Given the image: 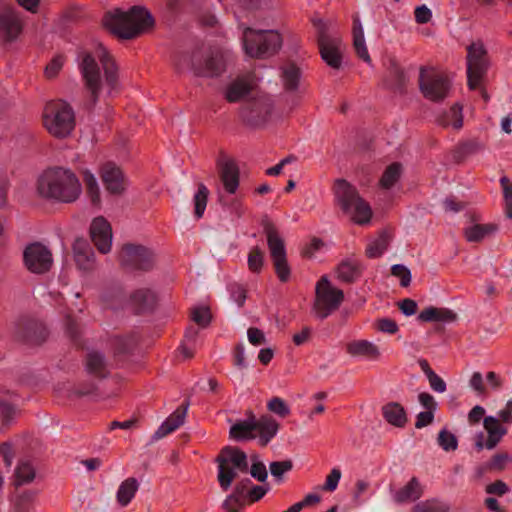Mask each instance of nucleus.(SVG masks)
Masks as SVG:
<instances>
[{"label":"nucleus","mask_w":512,"mask_h":512,"mask_svg":"<svg viewBox=\"0 0 512 512\" xmlns=\"http://www.w3.org/2000/svg\"><path fill=\"white\" fill-rule=\"evenodd\" d=\"M78 59L84 87L90 93L91 106L94 107L102 89H106L109 95L117 90L118 67L102 44H98L93 51L81 52Z\"/></svg>","instance_id":"1"},{"label":"nucleus","mask_w":512,"mask_h":512,"mask_svg":"<svg viewBox=\"0 0 512 512\" xmlns=\"http://www.w3.org/2000/svg\"><path fill=\"white\" fill-rule=\"evenodd\" d=\"M36 188L40 197L60 203H73L82 193V185L76 174L60 166L43 171Z\"/></svg>","instance_id":"2"},{"label":"nucleus","mask_w":512,"mask_h":512,"mask_svg":"<svg viewBox=\"0 0 512 512\" xmlns=\"http://www.w3.org/2000/svg\"><path fill=\"white\" fill-rule=\"evenodd\" d=\"M103 26L121 39H133L154 26V18L143 6H133L127 11L119 8L105 13Z\"/></svg>","instance_id":"3"},{"label":"nucleus","mask_w":512,"mask_h":512,"mask_svg":"<svg viewBox=\"0 0 512 512\" xmlns=\"http://www.w3.org/2000/svg\"><path fill=\"white\" fill-rule=\"evenodd\" d=\"M335 201L352 222L365 225L372 218L370 204L360 196L355 186L345 179H337L333 187Z\"/></svg>","instance_id":"4"},{"label":"nucleus","mask_w":512,"mask_h":512,"mask_svg":"<svg viewBox=\"0 0 512 512\" xmlns=\"http://www.w3.org/2000/svg\"><path fill=\"white\" fill-rule=\"evenodd\" d=\"M43 124L53 137L64 139L70 136L75 129L74 110L65 101H51L44 107Z\"/></svg>","instance_id":"5"},{"label":"nucleus","mask_w":512,"mask_h":512,"mask_svg":"<svg viewBox=\"0 0 512 512\" xmlns=\"http://www.w3.org/2000/svg\"><path fill=\"white\" fill-rule=\"evenodd\" d=\"M282 37L276 30H255L245 27L243 47L245 53L253 58H268L282 47Z\"/></svg>","instance_id":"6"},{"label":"nucleus","mask_w":512,"mask_h":512,"mask_svg":"<svg viewBox=\"0 0 512 512\" xmlns=\"http://www.w3.org/2000/svg\"><path fill=\"white\" fill-rule=\"evenodd\" d=\"M261 225L267 238V245L277 277L281 282H287L290 278L291 270L287 262L284 240L276 226L267 216L262 219Z\"/></svg>","instance_id":"7"},{"label":"nucleus","mask_w":512,"mask_h":512,"mask_svg":"<svg viewBox=\"0 0 512 512\" xmlns=\"http://www.w3.org/2000/svg\"><path fill=\"white\" fill-rule=\"evenodd\" d=\"M343 300V291L333 287L327 276H322L316 284L312 311L317 318L323 320L336 311Z\"/></svg>","instance_id":"8"},{"label":"nucleus","mask_w":512,"mask_h":512,"mask_svg":"<svg viewBox=\"0 0 512 512\" xmlns=\"http://www.w3.org/2000/svg\"><path fill=\"white\" fill-rule=\"evenodd\" d=\"M419 89L426 99L440 102L448 96L451 82L446 75L436 69L422 66L419 73Z\"/></svg>","instance_id":"9"},{"label":"nucleus","mask_w":512,"mask_h":512,"mask_svg":"<svg viewBox=\"0 0 512 512\" xmlns=\"http://www.w3.org/2000/svg\"><path fill=\"white\" fill-rule=\"evenodd\" d=\"M487 51L481 42L472 43L467 48V78L468 87L477 89L487 72Z\"/></svg>","instance_id":"10"},{"label":"nucleus","mask_w":512,"mask_h":512,"mask_svg":"<svg viewBox=\"0 0 512 512\" xmlns=\"http://www.w3.org/2000/svg\"><path fill=\"white\" fill-rule=\"evenodd\" d=\"M53 263L51 250L40 242L28 244L23 251L24 267L32 274L43 275L48 273Z\"/></svg>","instance_id":"11"},{"label":"nucleus","mask_w":512,"mask_h":512,"mask_svg":"<svg viewBox=\"0 0 512 512\" xmlns=\"http://www.w3.org/2000/svg\"><path fill=\"white\" fill-rule=\"evenodd\" d=\"M119 261L128 271H149L154 264V255L144 246L125 244L119 254Z\"/></svg>","instance_id":"12"},{"label":"nucleus","mask_w":512,"mask_h":512,"mask_svg":"<svg viewBox=\"0 0 512 512\" xmlns=\"http://www.w3.org/2000/svg\"><path fill=\"white\" fill-rule=\"evenodd\" d=\"M23 30V20L12 6L0 5V43L8 46L14 43Z\"/></svg>","instance_id":"13"},{"label":"nucleus","mask_w":512,"mask_h":512,"mask_svg":"<svg viewBox=\"0 0 512 512\" xmlns=\"http://www.w3.org/2000/svg\"><path fill=\"white\" fill-rule=\"evenodd\" d=\"M272 107L270 99L261 97L243 105L240 109V116L248 125L258 127L268 121Z\"/></svg>","instance_id":"14"},{"label":"nucleus","mask_w":512,"mask_h":512,"mask_svg":"<svg viewBox=\"0 0 512 512\" xmlns=\"http://www.w3.org/2000/svg\"><path fill=\"white\" fill-rule=\"evenodd\" d=\"M318 46L324 62L333 69H340L342 64V41L339 37H331L321 28Z\"/></svg>","instance_id":"15"},{"label":"nucleus","mask_w":512,"mask_h":512,"mask_svg":"<svg viewBox=\"0 0 512 512\" xmlns=\"http://www.w3.org/2000/svg\"><path fill=\"white\" fill-rule=\"evenodd\" d=\"M90 236L99 252L106 254L111 250L112 228L105 218L97 217L92 221Z\"/></svg>","instance_id":"16"},{"label":"nucleus","mask_w":512,"mask_h":512,"mask_svg":"<svg viewBox=\"0 0 512 512\" xmlns=\"http://www.w3.org/2000/svg\"><path fill=\"white\" fill-rule=\"evenodd\" d=\"M101 179L110 194L120 195L124 192L126 187L124 175L114 163L108 162L102 166Z\"/></svg>","instance_id":"17"},{"label":"nucleus","mask_w":512,"mask_h":512,"mask_svg":"<svg viewBox=\"0 0 512 512\" xmlns=\"http://www.w3.org/2000/svg\"><path fill=\"white\" fill-rule=\"evenodd\" d=\"M215 461L217 464H224L227 465V467L236 469L240 473H247L249 469L247 455L238 447H224Z\"/></svg>","instance_id":"18"},{"label":"nucleus","mask_w":512,"mask_h":512,"mask_svg":"<svg viewBox=\"0 0 512 512\" xmlns=\"http://www.w3.org/2000/svg\"><path fill=\"white\" fill-rule=\"evenodd\" d=\"M362 272L363 265L354 256L343 259L335 269L337 279L347 284L354 283L361 277Z\"/></svg>","instance_id":"19"},{"label":"nucleus","mask_w":512,"mask_h":512,"mask_svg":"<svg viewBox=\"0 0 512 512\" xmlns=\"http://www.w3.org/2000/svg\"><path fill=\"white\" fill-rule=\"evenodd\" d=\"M247 419L239 420L230 427L229 435L235 441H247L256 438V417L247 411Z\"/></svg>","instance_id":"20"},{"label":"nucleus","mask_w":512,"mask_h":512,"mask_svg":"<svg viewBox=\"0 0 512 512\" xmlns=\"http://www.w3.org/2000/svg\"><path fill=\"white\" fill-rule=\"evenodd\" d=\"M219 175L225 191L229 194L236 193L240 179L238 165L233 160H224L219 164Z\"/></svg>","instance_id":"21"},{"label":"nucleus","mask_w":512,"mask_h":512,"mask_svg":"<svg viewBox=\"0 0 512 512\" xmlns=\"http://www.w3.org/2000/svg\"><path fill=\"white\" fill-rule=\"evenodd\" d=\"M253 86L252 77H238L227 86L225 99L230 103L239 102L252 91Z\"/></svg>","instance_id":"22"},{"label":"nucleus","mask_w":512,"mask_h":512,"mask_svg":"<svg viewBox=\"0 0 512 512\" xmlns=\"http://www.w3.org/2000/svg\"><path fill=\"white\" fill-rule=\"evenodd\" d=\"M483 426L488 437L486 440V449L493 450L500 443L508 430L501 425V421L494 416H487L483 420Z\"/></svg>","instance_id":"23"},{"label":"nucleus","mask_w":512,"mask_h":512,"mask_svg":"<svg viewBox=\"0 0 512 512\" xmlns=\"http://www.w3.org/2000/svg\"><path fill=\"white\" fill-rule=\"evenodd\" d=\"M188 405L177 408L155 431L152 440L157 441L175 431L183 423Z\"/></svg>","instance_id":"24"},{"label":"nucleus","mask_w":512,"mask_h":512,"mask_svg":"<svg viewBox=\"0 0 512 512\" xmlns=\"http://www.w3.org/2000/svg\"><path fill=\"white\" fill-rule=\"evenodd\" d=\"M346 351L354 357H364L368 360H378L380 350L377 345L368 340H354L347 344Z\"/></svg>","instance_id":"25"},{"label":"nucleus","mask_w":512,"mask_h":512,"mask_svg":"<svg viewBox=\"0 0 512 512\" xmlns=\"http://www.w3.org/2000/svg\"><path fill=\"white\" fill-rule=\"evenodd\" d=\"M279 430V423L269 415H263L256 419V431L258 432V442L260 446L265 447L276 436Z\"/></svg>","instance_id":"26"},{"label":"nucleus","mask_w":512,"mask_h":512,"mask_svg":"<svg viewBox=\"0 0 512 512\" xmlns=\"http://www.w3.org/2000/svg\"><path fill=\"white\" fill-rule=\"evenodd\" d=\"M418 319L422 322L452 323L457 320V314L448 308L430 306L419 313Z\"/></svg>","instance_id":"27"},{"label":"nucleus","mask_w":512,"mask_h":512,"mask_svg":"<svg viewBox=\"0 0 512 512\" xmlns=\"http://www.w3.org/2000/svg\"><path fill=\"white\" fill-rule=\"evenodd\" d=\"M75 262L79 269L90 271L94 268V253L83 240H77L73 246Z\"/></svg>","instance_id":"28"},{"label":"nucleus","mask_w":512,"mask_h":512,"mask_svg":"<svg viewBox=\"0 0 512 512\" xmlns=\"http://www.w3.org/2000/svg\"><path fill=\"white\" fill-rule=\"evenodd\" d=\"M423 492L419 480L412 477L405 486L394 493L393 498L397 503L414 502L422 497Z\"/></svg>","instance_id":"29"},{"label":"nucleus","mask_w":512,"mask_h":512,"mask_svg":"<svg viewBox=\"0 0 512 512\" xmlns=\"http://www.w3.org/2000/svg\"><path fill=\"white\" fill-rule=\"evenodd\" d=\"M353 45L358 57L367 64H371L372 60L366 46L363 27L358 15L353 17Z\"/></svg>","instance_id":"30"},{"label":"nucleus","mask_w":512,"mask_h":512,"mask_svg":"<svg viewBox=\"0 0 512 512\" xmlns=\"http://www.w3.org/2000/svg\"><path fill=\"white\" fill-rule=\"evenodd\" d=\"M225 61L221 54L211 55L205 60V64L195 69L197 76L215 77L225 71Z\"/></svg>","instance_id":"31"},{"label":"nucleus","mask_w":512,"mask_h":512,"mask_svg":"<svg viewBox=\"0 0 512 512\" xmlns=\"http://www.w3.org/2000/svg\"><path fill=\"white\" fill-rule=\"evenodd\" d=\"M384 419L396 427H404L407 423V414L404 407L397 402H390L382 407Z\"/></svg>","instance_id":"32"},{"label":"nucleus","mask_w":512,"mask_h":512,"mask_svg":"<svg viewBox=\"0 0 512 512\" xmlns=\"http://www.w3.org/2000/svg\"><path fill=\"white\" fill-rule=\"evenodd\" d=\"M16 395L8 390H0V410L2 421L9 424L17 415V409L14 404Z\"/></svg>","instance_id":"33"},{"label":"nucleus","mask_w":512,"mask_h":512,"mask_svg":"<svg viewBox=\"0 0 512 512\" xmlns=\"http://www.w3.org/2000/svg\"><path fill=\"white\" fill-rule=\"evenodd\" d=\"M86 370L97 377H105L107 374L105 356L99 351H90L86 357Z\"/></svg>","instance_id":"34"},{"label":"nucleus","mask_w":512,"mask_h":512,"mask_svg":"<svg viewBox=\"0 0 512 512\" xmlns=\"http://www.w3.org/2000/svg\"><path fill=\"white\" fill-rule=\"evenodd\" d=\"M497 231V225L488 224H474L465 228L464 236L469 242H480L487 236L494 234Z\"/></svg>","instance_id":"35"},{"label":"nucleus","mask_w":512,"mask_h":512,"mask_svg":"<svg viewBox=\"0 0 512 512\" xmlns=\"http://www.w3.org/2000/svg\"><path fill=\"white\" fill-rule=\"evenodd\" d=\"M138 488L139 482L137 481L136 478L130 477L125 479L118 488L116 494L117 502L122 507H126L134 498Z\"/></svg>","instance_id":"36"},{"label":"nucleus","mask_w":512,"mask_h":512,"mask_svg":"<svg viewBox=\"0 0 512 512\" xmlns=\"http://www.w3.org/2000/svg\"><path fill=\"white\" fill-rule=\"evenodd\" d=\"M14 484L16 487L31 483L36 476V470L30 460H20L15 469Z\"/></svg>","instance_id":"37"},{"label":"nucleus","mask_w":512,"mask_h":512,"mask_svg":"<svg viewBox=\"0 0 512 512\" xmlns=\"http://www.w3.org/2000/svg\"><path fill=\"white\" fill-rule=\"evenodd\" d=\"M300 78L301 70L296 65L289 64L281 68V80L286 91H296L299 86Z\"/></svg>","instance_id":"38"},{"label":"nucleus","mask_w":512,"mask_h":512,"mask_svg":"<svg viewBox=\"0 0 512 512\" xmlns=\"http://www.w3.org/2000/svg\"><path fill=\"white\" fill-rule=\"evenodd\" d=\"M132 305L138 312L151 308L156 300L155 294L150 289H139L130 297Z\"/></svg>","instance_id":"39"},{"label":"nucleus","mask_w":512,"mask_h":512,"mask_svg":"<svg viewBox=\"0 0 512 512\" xmlns=\"http://www.w3.org/2000/svg\"><path fill=\"white\" fill-rule=\"evenodd\" d=\"M408 82V77L397 63H391L389 67V86L399 92H403L406 84Z\"/></svg>","instance_id":"40"},{"label":"nucleus","mask_w":512,"mask_h":512,"mask_svg":"<svg viewBox=\"0 0 512 512\" xmlns=\"http://www.w3.org/2000/svg\"><path fill=\"white\" fill-rule=\"evenodd\" d=\"M438 123L443 127L452 126L459 130L463 126L462 107L454 104L444 116L438 119Z\"/></svg>","instance_id":"41"},{"label":"nucleus","mask_w":512,"mask_h":512,"mask_svg":"<svg viewBox=\"0 0 512 512\" xmlns=\"http://www.w3.org/2000/svg\"><path fill=\"white\" fill-rule=\"evenodd\" d=\"M402 174V165L398 162L390 164L383 172L379 184L384 189L392 188L400 179Z\"/></svg>","instance_id":"42"},{"label":"nucleus","mask_w":512,"mask_h":512,"mask_svg":"<svg viewBox=\"0 0 512 512\" xmlns=\"http://www.w3.org/2000/svg\"><path fill=\"white\" fill-rule=\"evenodd\" d=\"M450 506L437 498L427 499L414 505L411 512H448Z\"/></svg>","instance_id":"43"},{"label":"nucleus","mask_w":512,"mask_h":512,"mask_svg":"<svg viewBox=\"0 0 512 512\" xmlns=\"http://www.w3.org/2000/svg\"><path fill=\"white\" fill-rule=\"evenodd\" d=\"M484 149L485 145L483 142L478 139H470L460 143L457 147L456 153L459 159H465L482 152Z\"/></svg>","instance_id":"44"},{"label":"nucleus","mask_w":512,"mask_h":512,"mask_svg":"<svg viewBox=\"0 0 512 512\" xmlns=\"http://www.w3.org/2000/svg\"><path fill=\"white\" fill-rule=\"evenodd\" d=\"M208 196H209L208 188L203 183H199L198 190L195 193L194 199H193L194 207H195L194 214L197 219H200L205 212V209L207 206V201H208Z\"/></svg>","instance_id":"45"},{"label":"nucleus","mask_w":512,"mask_h":512,"mask_svg":"<svg viewBox=\"0 0 512 512\" xmlns=\"http://www.w3.org/2000/svg\"><path fill=\"white\" fill-rule=\"evenodd\" d=\"M238 473L240 472L236 469L227 467L224 464H218L217 480L223 491H227L231 487Z\"/></svg>","instance_id":"46"},{"label":"nucleus","mask_w":512,"mask_h":512,"mask_svg":"<svg viewBox=\"0 0 512 512\" xmlns=\"http://www.w3.org/2000/svg\"><path fill=\"white\" fill-rule=\"evenodd\" d=\"M35 493L24 491L17 495L13 501V512H29L32 509Z\"/></svg>","instance_id":"47"},{"label":"nucleus","mask_w":512,"mask_h":512,"mask_svg":"<svg viewBox=\"0 0 512 512\" xmlns=\"http://www.w3.org/2000/svg\"><path fill=\"white\" fill-rule=\"evenodd\" d=\"M198 58V52H194L191 55L186 53L180 54L175 59V66L178 71L193 70L195 72V69L199 67V65H196Z\"/></svg>","instance_id":"48"},{"label":"nucleus","mask_w":512,"mask_h":512,"mask_svg":"<svg viewBox=\"0 0 512 512\" xmlns=\"http://www.w3.org/2000/svg\"><path fill=\"white\" fill-rule=\"evenodd\" d=\"M191 319L202 328L208 327L212 319L210 309L206 306L193 308L191 310Z\"/></svg>","instance_id":"49"},{"label":"nucleus","mask_w":512,"mask_h":512,"mask_svg":"<svg viewBox=\"0 0 512 512\" xmlns=\"http://www.w3.org/2000/svg\"><path fill=\"white\" fill-rule=\"evenodd\" d=\"M271 475L278 481L283 480V475L293 468V462L291 460L275 461L269 465Z\"/></svg>","instance_id":"50"},{"label":"nucleus","mask_w":512,"mask_h":512,"mask_svg":"<svg viewBox=\"0 0 512 512\" xmlns=\"http://www.w3.org/2000/svg\"><path fill=\"white\" fill-rule=\"evenodd\" d=\"M438 444L445 451H455L458 447L456 436L446 429H442L438 434Z\"/></svg>","instance_id":"51"},{"label":"nucleus","mask_w":512,"mask_h":512,"mask_svg":"<svg viewBox=\"0 0 512 512\" xmlns=\"http://www.w3.org/2000/svg\"><path fill=\"white\" fill-rule=\"evenodd\" d=\"M263 262V252L258 247L252 248L248 255V267L250 271L259 273L263 267Z\"/></svg>","instance_id":"52"},{"label":"nucleus","mask_w":512,"mask_h":512,"mask_svg":"<svg viewBox=\"0 0 512 512\" xmlns=\"http://www.w3.org/2000/svg\"><path fill=\"white\" fill-rule=\"evenodd\" d=\"M267 408L272 413L277 414L280 417H286L290 414V408L285 401L279 397H273L267 403Z\"/></svg>","instance_id":"53"},{"label":"nucleus","mask_w":512,"mask_h":512,"mask_svg":"<svg viewBox=\"0 0 512 512\" xmlns=\"http://www.w3.org/2000/svg\"><path fill=\"white\" fill-rule=\"evenodd\" d=\"M511 460L510 456L506 452L496 453L492 456L491 460L487 463L486 468L488 470L503 471L506 468L507 463Z\"/></svg>","instance_id":"54"},{"label":"nucleus","mask_w":512,"mask_h":512,"mask_svg":"<svg viewBox=\"0 0 512 512\" xmlns=\"http://www.w3.org/2000/svg\"><path fill=\"white\" fill-rule=\"evenodd\" d=\"M387 246V240L384 237H381L367 246L366 255L369 258L380 257L387 249Z\"/></svg>","instance_id":"55"},{"label":"nucleus","mask_w":512,"mask_h":512,"mask_svg":"<svg viewBox=\"0 0 512 512\" xmlns=\"http://www.w3.org/2000/svg\"><path fill=\"white\" fill-rule=\"evenodd\" d=\"M342 473L339 468H333L327 475L326 480L322 486L323 491L333 492L337 489Z\"/></svg>","instance_id":"56"},{"label":"nucleus","mask_w":512,"mask_h":512,"mask_svg":"<svg viewBox=\"0 0 512 512\" xmlns=\"http://www.w3.org/2000/svg\"><path fill=\"white\" fill-rule=\"evenodd\" d=\"M392 275L400 278V285L402 287H407L411 282V272L410 270L402 264H395L391 268Z\"/></svg>","instance_id":"57"},{"label":"nucleus","mask_w":512,"mask_h":512,"mask_svg":"<svg viewBox=\"0 0 512 512\" xmlns=\"http://www.w3.org/2000/svg\"><path fill=\"white\" fill-rule=\"evenodd\" d=\"M231 299L238 305V307H242L247 298L246 289L237 283H233L229 286Z\"/></svg>","instance_id":"58"},{"label":"nucleus","mask_w":512,"mask_h":512,"mask_svg":"<svg viewBox=\"0 0 512 512\" xmlns=\"http://www.w3.org/2000/svg\"><path fill=\"white\" fill-rule=\"evenodd\" d=\"M222 506L227 512H238L243 506V497L233 492L224 500Z\"/></svg>","instance_id":"59"},{"label":"nucleus","mask_w":512,"mask_h":512,"mask_svg":"<svg viewBox=\"0 0 512 512\" xmlns=\"http://www.w3.org/2000/svg\"><path fill=\"white\" fill-rule=\"evenodd\" d=\"M249 472L259 482H265L268 478V472L263 462L251 463Z\"/></svg>","instance_id":"60"},{"label":"nucleus","mask_w":512,"mask_h":512,"mask_svg":"<svg viewBox=\"0 0 512 512\" xmlns=\"http://www.w3.org/2000/svg\"><path fill=\"white\" fill-rule=\"evenodd\" d=\"M376 328L383 333L395 334L398 331L397 323L390 318H382L377 320Z\"/></svg>","instance_id":"61"},{"label":"nucleus","mask_w":512,"mask_h":512,"mask_svg":"<svg viewBox=\"0 0 512 512\" xmlns=\"http://www.w3.org/2000/svg\"><path fill=\"white\" fill-rule=\"evenodd\" d=\"M485 491L487 494H495L497 496H503L509 491L508 485L502 480H496L495 482L486 486Z\"/></svg>","instance_id":"62"},{"label":"nucleus","mask_w":512,"mask_h":512,"mask_svg":"<svg viewBox=\"0 0 512 512\" xmlns=\"http://www.w3.org/2000/svg\"><path fill=\"white\" fill-rule=\"evenodd\" d=\"M64 63V59L62 56H57L51 60V62L45 68V75L48 78L55 77L58 72L61 70Z\"/></svg>","instance_id":"63"},{"label":"nucleus","mask_w":512,"mask_h":512,"mask_svg":"<svg viewBox=\"0 0 512 512\" xmlns=\"http://www.w3.org/2000/svg\"><path fill=\"white\" fill-rule=\"evenodd\" d=\"M247 337L249 342L254 346H259L266 342V338L263 331L256 327H250L248 329Z\"/></svg>","instance_id":"64"}]
</instances>
